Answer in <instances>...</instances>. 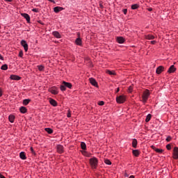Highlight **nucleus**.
Segmentation results:
<instances>
[{"instance_id":"obj_1","label":"nucleus","mask_w":178,"mask_h":178,"mask_svg":"<svg viewBox=\"0 0 178 178\" xmlns=\"http://www.w3.org/2000/svg\"><path fill=\"white\" fill-rule=\"evenodd\" d=\"M149 95H151L149 90H145L142 95V102H143V104H146V102L148 101V98H149Z\"/></svg>"},{"instance_id":"obj_2","label":"nucleus","mask_w":178,"mask_h":178,"mask_svg":"<svg viewBox=\"0 0 178 178\" xmlns=\"http://www.w3.org/2000/svg\"><path fill=\"white\" fill-rule=\"evenodd\" d=\"M89 162L92 169H97L98 167V159L92 157L90 159Z\"/></svg>"},{"instance_id":"obj_3","label":"nucleus","mask_w":178,"mask_h":178,"mask_svg":"<svg viewBox=\"0 0 178 178\" xmlns=\"http://www.w3.org/2000/svg\"><path fill=\"white\" fill-rule=\"evenodd\" d=\"M127 101V96L126 95H121L116 97L117 104H124Z\"/></svg>"},{"instance_id":"obj_4","label":"nucleus","mask_w":178,"mask_h":178,"mask_svg":"<svg viewBox=\"0 0 178 178\" xmlns=\"http://www.w3.org/2000/svg\"><path fill=\"white\" fill-rule=\"evenodd\" d=\"M49 92H51L53 95H58V94H59V90L56 86H53L49 88Z\"/></svg>"},{"instance_id":"obj_5","label":"nucleus","mask_w":178,"mask_h":178,"mask_svg":"<svg viewBox=\"0 0 178 178\" xmlns=\"http://www.w3.org/2000/svg\"><path fill=\"white\" fill-rule=\"evenodd\" d=\"M21 45L24 47L25 52H27V51H29V44H27V42L26 40H22L21 41Z\"/></svg>"},{"instance_id":"obj_6","label":"nucleus","mask_w":178,"mask_h":178,"mask_svg":"<svg viewBox=\"0 0 178 178\" xmlns=\"http://www.w3.org/2000/svg\"><path fill=\"white\" fill-rule=\"evenodd\" d=\"M173 159H178V147H175L172 152Z\"/></svg>"},{"instance_id":"obj_7","label":"nucleus","mask_w":178,"mask_h":178,"mask_svg":"<svg viewBox=\"0 0 178 178\" xmlns=\"http://www.w3.org/2000/svg\"><path fill=\"white\" fill-rule=\"evenodd\" d=\"M56 149H57V152L58 153V154H63V152H64V147H63V145H58L57 146H56Z\"/></svg>"},{"instance_id":"obj_8","label":"nucleus","mask_w":178,"mask_h":178,"mask_svg":"<svg viewBox=\"0 0 178 178\" xmlns=\"http://www.w3.org/2000/svg\"><path fill=\"white\" fill-rule=\"evenodd\" d=\"M79 38L76 39L75 44L76 45H79V47H81L83 45V41L81 40V38H80V33L78 34Z\"/></svg>"},{"instance_id":"obj_9","label":"nucleus","mask_w":178,"mask_h":178,"mask_svg":"<svg viewBox=\"0 0 178 178\" xmlns=\"http://www.w3.org/2000/svg\"><path fill=\"white\" fill-rule=\"evenodd\" d=\"M164 70H165V67L160 65L156 68V74H161V73H162V72H163Z\"/></svg>"},{"instance_id":"obj_10","label":"nucleus","mask_w":178,"mask_h":178,"mask_svg":"<svg viewBox=\"0 0 178 178\" xmlns=\"http://www.w3.org/2000/svg\"><path fill=\"white\" fill-rule=\"evenodd\" d=\"M116 41L118 44H124V41H126V40L122 36H118L116 38Z\"/></svg>"},{"instance_id":"obj_11","label":"nucleus","mask_w":178,"mask_h":178,"mask_svg":"<svg viewBox=\"0 0 178 178\" xmlns=\"http://www.w3.org/2000/svg\"><path fill=\"white\" fill-rule=\"evenodd\" d=\"M89 81L92 86H94V87H98V83H97V81L94 78H90Z\"/></svg>"},{"instance_id":"obj_12","label":"nucleus","mask_w":178,"mask_h":178,"mask_svg":"<svg viewBox=\"0 0 178 178\" xmlns=\"http://www.w3.org/2000/svg\"><path fill=\"white\" fill-rule=\"evenodd\" d=\"M10 80H16L17 81H19V80H22V77L15 74L10 75Z\"/></svg>"},{"instance_id":"obj_13","label":"nucleus","mask_w":178,"mask_h":178,"mask_svg":"<svg viewBox=\"0 0 178 178\" xmlns=\"http://www.w3.org/2000/svg\"><path fill=\"white\" fill-rule=\"evenodd\" d=\"M49 102L50 105H52V106H58V102H56V100L52 98L49 99Z\"/></svg>"},{"instance_id":"obj_14","label":"nucleus","mask_w":178,"mask_h":178,"mask_svg":"<svg viewBox=\"0 0 178 178\" xmlns=\"http://www.w3.org/2000/svg\"><path fill=\"white\" fill-rule=\"evenodd\" d=\"M152 149H154V151H155L156 152H157L158 154H162V152H163V149H158L156 148V147H155L154 145H152L151 146Z\"/></svg>"},{"instance_id":"obj_15","label":"nucleus","mask_w":178,"mask_h":178,"mask_svg":"<svg viewBox=\"0 0 178 178\" xmlns=\"http://www.w3.org/2000/svg\"><path fill=\"white\" fill-rule=\"evenodd\" d=\"M65 8H63V7L60 6H56L54 8V12H55V13H59V12H62V10H63Z\"/></svg>"},{"instance_id":"obj_16","label":"nucleus","mask_w":178,"mask_h":178,"mask_svg":"<svg viewBox=\"0 0 178 178\" xmlns=\"http://www.w3.org/2000/svg\"><path fill=\"white\" fill-rule=\"evenodd\" d=\"M21 15L22 16V17H24V19H26L28 23H30V15H29V14L22 13Z\"/></svg>"},{"instance_id":"obj_17","label":"nucleus","mask_w":178,"mask_h":178,"mask_svg":"<svg viewBox=\"0 0 178 178\" xmlns=\"http://www.w3.org/2000/svg\"><path fill=\"white\" fill-rule=\"evenodd\" d=\"M132 154H133L134 156H136L137 158V157L140 156V150H138V149H134V150H132Z\"/></svg>"},{"instance_id":"obj_18","label":"nucleus","mask_w":178,"mask_h":178,"mask_svg":"<svg viewBox=\"0 0 178 178\" xmlns=\"http://www.w3.org/2000/svg\"><path fill=\"white\" fill-rule=\"evenodd\" d=\"M175 72H176V67H175V65H172L168 69V73H175Z\"/></svg>"},{"instance_id":"obj_19","label":"nucleus","mask_w":178,"mask_h":178,"mask_svg":"<svg viewBox=\"0 0 178 178\" xmlns=\"http://www.w3.org/2000/svg\"><path fill=\"white\" fill-rule=\"evenodd\" d=\"M52 35L56 38H62V35H60V33H59L58 31H53Z\"/></svg>"},{"instance_id":"obj_20","label":"nucleus","mask_w":178,"mask_h":178,"mask_svg":"<svg viewBox=\"0 0 178 178\" xmlns=\"http://www.w3.org/2000/svg\"><path fill=\"white\" fill-rule=\"evenodd\" d=\"M145 40H155V36L152 34L145 35Z\"/></svg>"},{"instance_id":"obj_21","label":"nucleus","mask_w":178,"mask_h":178,"mask_svg":"<svg viewBox=\"0 0 178 178\" xmlns=\"http://www.w3.org/2000/svg\"><path fill=\"white\" fill-rule=\"evenodd\" d=\"M63 84L65 85V88L67 87V88H70L72 89V87H73V86L72 85L71 83L69 82H66V81H63Z\"/></svg>"},{"instance_id":"obj_22","label":"nucleus","mask_w":178,"mask_h":178,"mask_svg":"<svg viewBox=\"0 0 178 178\" xmlns=\"http://www.w3.org/2000/svg\"><path fill=\"white\" fill-rule=\"evenodd\" d=\"M19 157L21 159H23L24 161L27 159V156H26V153L24 152H22L19 153Z\"/></svg>"},{"instance_id":"obj_23","label":"nucleus","mask_w":178,"mask_h":178,"mask_svg":"<svg viewBox=\"0 0 178 178\" xmlns=\"http://www.w3.org/2000/svg\"><path fill=\"white\" fill-rule=\"evenodd\" d=\"M15 119V117L14 115H10L8 116V120H9V122H10V123H14Z\"/></svg>"},{"instance_id":"obj_24","label":"nucleus","mask_w":178,"mask_h":178,"mask_svg":"<svg viewBox=\"0 0 178 178\" xmlns=\"http://www.w3.org/2000/svg\"><path fill=\"white\" fill-rule=\"evenodd\" d=\"M19 112L21 113H27V108H26L24 106H21L19 108Z\"/></svg>"},{"instance_id":"obj_25","label":"nucleus","mask_w":178,"mask_h":178,"mask_svg":"<svg viewBox=\"0 0 178 178\" xmlns=\"http://www.w3.org/2000/svg\"><path fill=\"white\" fill-rule=\"evenodd\" d=\"M137 144H138V142L137 141V139L134 138L132 140V147L133 148H137Z\"/></svg>"},{"instance_id":"obj_26","label":"nucleus","mask_w":178,"mask_h":178,"mask_svg":"<svg viewBox=\"0 0 178 178\" xmlns=\"http://www.w3.org/2000/svg\"><path fill=\"white\" fill-rule=\"evenodd\" d=\"M106 73H107V74H110V76H115V74H116L115 71H111L109 70H106Z\"/></svg>"},{"instance_id":"obj_27","label":"nucleus","mask_w":178,"mask_h":178,"mask_svg":"<svg viewBox=\"0 0 178 178\" xmlns=\"http://www.w3.org/2000/svg\"><path fill=\"white\" fill-rule=\"evenodd\" d=\"M131 9L133 10H136V9H138V8H140V5L139 4H137V3H136V4H133V5H131Z\"/></svg>"},{"instance_id":"obj_28","label":"nucleus","mask_w":178,"mask_h":178,"mask_svg":"<svg viewBox=\"0 0 178 178\" xmlns=\"http://www.w3.org/2000/svg\"><path fill=\"white\" fill-rule=\"evenodd\" d=\"M44 130L48 134H52V133H54V130L51 128H45Z\"/></svg>"},{"instance_id":"obj_29","label":"nucleus","mask_w":178,"mask_h":178,"mask_svg":"<svg viewBox=\"0 0 178 178\" xmlns=\"http://www.w3.org/2000/svg\"><path fill=\"white\" fill-rule=\"evenodd\" d=\"M31 100H30L29 99H24L23 101V105H25V106H27L29 105V104H30V102Z\"/></svg>"},{"instance_id":"obj_30","label":"nucleus","mask_w":178,"mask_h":178,"mask_svg":"<svg viewBox=\"0 0 178 178\" xmlns=\"http://www.w3.org/2000/svg\"><path fill=\"white\" fill-rule=\"evenodd\" d=\"M81 147L82 149H87V145H86V143L81 142Z\"/></svg>"},{"instance_id":"obj_31","label":"nucleus","mask_w":178,"mask_h":178,"mask_svg":"<svg viewBox=\"0 0 178 178\" xmlns=\"http://www.w3.org/2000/svg\"><path fill=\"white\" fill-rule=\"evenodd\" d=\"M60 89L61 91H66V86H65V84H63V83H62V84L60 85Z\"/></svg>"},{"instance_id":"obj_32","label":"nucleus","mask_w":178,"mask_h":178,"mask_svg":"<svg viewBox=\"0 0 178 178\" xmlns=\"http://www.w3.org/2000/svg\"><path fill=\"white\" fill-rule=\"evenodd\" d=\"M151 118H152V116L151 115V114H148L146 117L145 119V122L146 123H148V122H149V120H151Z\"/></svg>"},{"instance_id":"obj_33","label":"nucleus","mask_w":178,"mask_h":178,"mask_svg":"<svg viewBox=\"0 0 178 178\" xmlns=\"http://www.w3.org/2000/svg\"><path fill=\"white\" fill-rule=\"evenodd\" d=\"M82 154H83V155H84V156H87L88 158H90V156L91 155L90 153H88L86 151L82 152Z\"/></svg>"},{"instance_id":"obj_34","label":"nucleus","mask_w":178,"mask_h":178,"mask_svg":"<svg viewBox=\"0 0 178 178\" xmlns=\"http://www.w3.org/2000/svg\"><path fill=\"white\" fill-rule=\"evenodd\" d=\"M1 70H8V65L4 64L1 67Z\"/></svg>"},{"instance_id":"obj_35","label":"nucleus","mask_w":178,"mask_h":178,"mask_svg":"<svg viewBox=\"0 0 178 178\" xmlns=\"http://www.w3.org/2000/svg\"><path fill=\"white\" fill-rule=\"evenodd\" d=\"M104 163H106V165H112V162L110 161L109 159H106V160L104 161Z\"/></svg>"},{"instance_id":"obj_36","label":"nucleus","mask_w":178,"mask_h":178,"mask_svg":"<svg viewBox=\"0 0 178 178\" xmlns=\"http://www.w3.org/2000/svg\"><path fill=\"white\" fill-rule=\"evenodd\" d=\"M133 90H134L133 86H130L128 88V92H129V93L133 92Z\"/></svg>"},{"instance_id":"obj_37","label":"nucleus","mask_w":178,"mask_h":178,"mask_svg":"<svg viewBox=\"0 0 178 178\" xmlns=\"http://www.w3.org/2000/svg\"><path fill=\"white\" fill-rule=\"evenodd\" d=\"M38 69L40 70V72H42L44 70V66L43 65H38Z\"/></svg>"},{"instance_id":"obj_38","label":"nucleus","mask_w":178,"mask_h":178,"mask_svg":"<svg viewBox=\"0 0 178 178\" xmlns=\"http://www.w3.org/2000/svg\"><path fill=\"white\" fill-rule=\"evenodd\" d=\"M23 56H24L23 50H20L19 52L18 56H19V58H23Z\"/></svg>"},{"instance_id":"obj_39","label":"nucleus","mask_w":178,"mask_h":178,"mask_svg":"<svg viewBox=\"0 0 178 178\" xmlns=\"http://www.w3.org/2000/svg\"><path fill=\"white\" fill-rule=\"evenodd\" d=\"M98 105L103 106V105H105V102H104V101H100L98 102Z\"/></svg>"},{"instance_id":"obj_40","label":"nucleus","mask_w":178,"mask_h":178,"mask_svg":"<svg viewBox=\"0 0 178 178\" xmlns=\"http://www.w3.org/2000/svg\"><path fill=\"white\" fill-rule=\"evenodd\" d=\"M165 140L169 143L170 141H172V137L171 136H168L165 139Z\"/></svg>"},{"instance_id":"obj_41","label":"nucleus","mask_w":178,"mask_h":178,"mask_svg":"<svg viewBox=\"0 0 178 178\" xmlns=\"http://www.w3.org/2000/svg\"><path fill=\"white\" fill-rule=\"evenodd\" d=\"M32 12H35V13H38L40 10H38V8H33L32 9Z\"/></svg>"},{"instance_id":"obj_42","label":"nucleus","mask_w":178,"mask_h":178,"mask_svg":"<svg viewBox=\"0 0 178 178\" xmlns=\"http://www.w3.org/2000/svg\"><path fill=\"white\" fill-rule=\"evenodd\" d=\"M166 148L168 151H170V149H172V146L170 145V144H168L166 145Z\"/></svg>"},{"instance_id":"obj_43","label":"nucleus","mask_w":178,"mask_h":178,"mask_svg":"<svg viewBox=\"0 0 178 178\" xmlns=\"http://www.w3.org/2000/svg\"><path fill=\"white\" fill-rule=\"evenodd\" d=\"M67 118H72V113H70V111H68V113L67 114Z\"/></svg>"},{"instance_id":"obj_44","label":"nucleus","mask_w":178,"mask_h":178,"mask_svg":"<svg viewBox=\"0 0 178 178\" xmlns=\"http://www.w3.org/2000/svg\"><path fill=\"white\" fill-rule=\"evenodd\" d=\"M124 177H129V175L128 174V172L125 170L124 172Z\"/></svg>"},{"instance_id":"obj_45","label":"nucleus","mask_w":178,"mask_h":178,"mask_svg":"<svg viewBox=\"0 0 178 178\" xmlns=\"http://www.w3.org/2000/svg\"><path fill=\"white\" fill-rule=\"evenodd\" d=\"M122 12H123L124 15H127V8L124 9L122 10Z\"/></svg>"},{"instance_id":"obj_46","label":"nucleus","mask_w":178,"mask_h":178,"mask_svg":"<svg viewBox=\"0 0 178 178\" xmlns=\"http://www.w3.org/2000/svg\"><path fill=\"white\" fill-rule=\"evenodd\" d=\"M150 43H151L152 45H155V44L156 43V41L152 40V41L150 42Z\"/></svg>"},{"instance_id":"obj_47","label":"nucleus","mask_w":178,"mask_h":178,"mask_svg":"<svg viewBox=\"0 0 178 178\" xmlns=\"http://www.w3.org/2000/svg\"><path fill=\"white\" fill-rule=\"evenodd\" d=\"M30 149H31V153L34 154V152H34V148H33V147H31Z\"/></svg>"},{"instance_id":"obj_48","label":"nucleus","mask_w":178,"mask_h":178,"mask_svg":"<svg viewBox=\"0 0 178 178\" xmlns=\"http://www.w3.org/2000/svg\"><path fill=\"white\" fill-rule=\"evenodd\" d=\"M3 93H2V88H0V97H2Z\"/></svg>"},{"instance_id":"obj_49","label":"nucleus","mask_w":178,"mask_h":178,"mask_svg":"<svg viewBox=\"0 0 178 178\" xmlns=\"http://www.w3.org/2000/svg\"><path fill=\"white\" fill-rule=\"evenodd\" d=\"M120 91V88H118L117 90H116V91H115V92L118 93V92H119Z\"/></svg>"},{"instance_id":"obj_50","label":"nucleus","mask_w":178,"mask_h":178,"mask_svg":"<svg viewBox=\"0 0 178 178\" xmlns=\"http://www.w3.org/2000/svg\"><path fill=\"white\" fill-rule=\"evenodd\" d=\"M0 60H3V56H2V55L0 54Z\"/></svg>"},{"instance_id":"obj_51","label":"nucleus","mask_w":178,"mask_h":178,"mask_svg":"<svg viewBox=\"0 0 178 178\" xmlns=\"http://www.w3.org/2000/svg\"><path fill=\"white\" fill-rule=\"evenodd\" d=\"M5 2H12L13 0H4Z\"/></svg>"},{"instance_id":"obj_52","label":"nucleus","mask_w":178,"mask_h":178,"mask_svg":"<svg viewBox=\"0 0 178 178\" xmlns=\"http://www.w3.org/2000/svg\"><path fill=\"white\" fill-rule=\"evenodd\" d=\"M49 2H52V3H55V1L54 0H48Z\"/></svg>"},{"instance_id":"obj_53","label":"nucleus","mask_w":178,"mask_h":178,"mask_svg":"<svg viewBox=\"0 0 178 178\" xmlns=\"http://www.w3.org/2000/svg\"><path fill=\"white\" fill-rule=\"evenodd\" d=\"M148 10H149V12H152V8H149Z\"/></svg>"}]
</instances>
